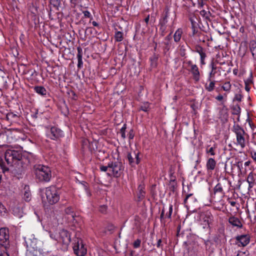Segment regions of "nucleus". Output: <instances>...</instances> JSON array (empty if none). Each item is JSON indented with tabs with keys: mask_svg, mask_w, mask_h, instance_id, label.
<instances>
[{
	"mask_svg": "<svg viewBox=\"0 0 256 256\" xmlns=\"http://www.w3.org/2000/svg\"><path fill=\"white\" fill-rule=\"evenodd\" d=\"M148 104H146L144 106H142L141 109L142 110H143L144 112H146L148 110Z\"/></svg>",
	"mask_w": 256,
	"mask_h": 256,
	"instance_id": "8fccbe9b",
	"label": "nucleus"
},
{
	"mask_svg": "<svg viewBox=\"0 0 256 256\" xmlns=\"http://www.w3.org/2000/svg\"><path fill=\"white\" fill-rule=\"evenodd\" d=\"M232 84L230 82H225L222 86V88L223 89V90L228 93L230 92Z\"/></svg>",
	"mask_w": 256,
	"mask_h": 256,
	"instance_id": "bb28decb",
	"label": "nucleus"
},
{
	"mask_svg": "<svg viewBox=\"0 0 256 256\" xmlns=\"http://www.w3.org/2000/svg\"><path fill=\"white\" fill-rule=\"evenodd\" d=\"M224 98L222 94H219L216 97V99L218 101H222Z\"/></svg>",
	"mask_w": 256,
	"mask_h": 256,
	"instance_id": "09e8293b",
	"label": "nucleus"
},
{
	"mask_svg": "<svg viewBox=\"0 0 256 256\" xmlns=\"http://www.w3.org/2000/svg\"><path fill=\"white\" fill-rule=\"evenodd\" d=\"M9 239V230L6 228H0V244L1 245L6 246L7 242Z\"/></svg>",
	"mask_w": 256,
	"mask_h": 256,
	"instance_id": "9b49d317",
	"label": "nucleus"
},
{
	"mask_svg": "<svg viewBox=\"0 0 256 256\" xmlns=\"http://www.w3.org/2000/svg\"><path fill=\"white\" fill-rule=\"evenodd\" d=\"M234 131L236 134L237 144L240 146L242 148H244L246 146L244 130L240 126L234 125Z\"/></svg>",
	"mask_w": 256,
	"mask_h": 256,
	"instance_id": "39448f33",
	"label": "nucleus"
},
{
	"mask_svg": "<svg viewBox=\"0 0 256 256\" xmlns=\"http://www.w3.org/2000/svg\"><path fill=\"white\" fill-rule=\"evenodd\" d=\"M128 137H129V138L130 139H132L134 137V131L132 130H131L130 132H129V134H128Z\"/></svg>",
	"mask_w": 256,
	"mask_h": 256,
	"instance_id": "a18cd8bd",
	"label": "nucleus"
},
{
	"mask_svg": "<svg viewBox=\"0 0 256 256\" xmlns=\"http://www.w3.org/2000/svg\"><path fill=\"white\" fill-rule=\"evenodd\" d=\"M80 1V0H70L72 6L74 7Z\"/></svg>",
	"mask_w": 256,
	"mask_h": 256,
	"instance_id": "79ce46f5",
	"label": "nucleus"
},
{
	"mask_svg": "<svg viewBox=\"0 0 256 256\" xmlns=\"http://www.w3.org/2000/svg\"><path fill=\"white\" fill-rule=\"evenodd\" d=\"M122 164L120 162H109V172H108V174L118 177L122 172Z\"/></svg>",
	"mask_w": 256,
	"mask_h": 256,
	"instance_id": "423d86ee",
	"label": "nucleus"
},
{
	"mask_svg": "<svg viewBox=\"0 0 256 256\" xmlns=\"http://www.w3.org/2000/svg\"><path fill=\"white\" fill-rule=\"evenodd\" d=\"M229 203L232 206H234L236 204V202L235 201H230L229 202Z\"/></svg>",
	"mask_w": 256,
	"mask_h": 256,
	"instance_id": "6e6d98bb",
	"label": "nucleus"
},
{
	"mask_svg": "<svg viewBox=\"0 0 256 256\" xmlns=\"http://www.w3.org/2000/svg\"><path fill=\"white\" fill-rule=\"evenodd\" d=\"M200 57V64L203 65L205 64L204 59L206 57V54L202 51V49L198 51Z\"/></svg>",
	"mask_w": 256,
	"mask_h": 256,
	"instance_id": "c85d7f7f",
	"label": "nucleus"
},
{
	"mask_svg": "<svg viewBox=\"0 0 256 256\" xmlns=\"http://www.w3.org/2000/svg\"><path fill=\"white\" fill-rule=\"evenodd\" d=\"M167 15H166V16L163 18V20H160V30L162 32V35L164 36L166 30V23L168 22L167 20Z\"/></svg>",
	"mask_w": 256,
	"mask_h": 256,
	"instance_id": "a211bd4d",
	"label": "nucleus"
},
{
	"mask_svg": "<svg viewBox=\"0 0 256 256\" xmlns=\"http://www.w3.org/2000/svg\"><path fill=\"white\" fill-rule=\"evenodd\" d=\"M202 218L206 225L204 226V228H206V226L208 227L210 224H211L213 220V216L210 211L204 212L202 216Z\"/></svg>",
	"mask_w": 256,
	"mask_h": 256,
	"instance_id": "ddd939ff",
	"label": "nucleus"
},
{
	"mask_svg": "<svg viewBox=\"0 0 256 256\" xmlns=\"http://www.w3.org/2000/svg\"><path fill=\"white\" fill-rule=\"evenodd\" d=\"M252 158L256 162V152H252Z\"/></svg>",
	"mask_w": 256,
	"mask_h": 256,
	"instance_id": "5fc2aeb1",
	"label": "nucleus"
},
{
	"mask_svg": "<svg viewBox=\"0 0 256 256\" xmlns=\"http://www.w3.org/2000/svg\"><path fill=\"white\" fill-rule=\"evenodd\" d=\"M210 66L212 68V70H216V65L214 64V62H212L210 64Z\"/></svg>",
	"mask_w": 256,
	"mask_h": 256,
	"instance_id": "de8ad7c7",
	"label": "nucleus"
},
{
	"mask_svg": "<svg viewBox=\"0 0 256 256\" xmlns=\"http://www.w3.org/2000/svg\"><path fill=\"white\" fill-rule=\"evenodd\" d=\"M34 172L36 178L40 181L48 182L52 177L50 168L43 164H36L34 166Z\"/></svg>",
	"mask_w": 256,
	"mask_h": 256,
	"instance_id": "f03ea898",
	"label": "nucleus"
},
{
	"mask_svg": "<svg viewBox=\"0 0 256 256\" xmlns=\"http://www.w3.org/2000/svg\"><path fill=\"white\" fill-rule=\"evenodd\" d=\"M12 212L14 215L18 218H21L23 216V211L22 208L19 206H16L12 208Z\"/></svg>",
	"mask_w": 256,
	"mask_h": 256,
	"instance_id": "aec40b11",
	"label": "nucleus"
},
{
	"mask_svg": "<svg viewBox=\"0 0 256 256\" xmlns=\"http://www.w3.org/2000/svg\"><path fill=\"white\" fill-rule=\"evenodd\" d=\"M183 33L182 30L180 28H178L174 34V41L176 42H178L180 41L182 35Z\"/></svg>",
	"mask_w": 256,
	"mask_h": 256,
	"instance_id": "5701e85b",
	"label": "nucleus"
},
{
	"mask_svg": "<svg viewBox=\"0 0 256 256\" xmlns=\"http://www.w3.org/2000/svg\"><path fill=\"white\" fill-rule=\"evenodd\" d=\"M58 234H52V233L50 234V236L51 238L57 241L58 242Z\"/></svg>",
	"mask_w": 256,
	"mask_h": 256,
	"instance_id": "ea45409f",
	"label": "nucleus"
},
{
	"mask_svg": "<svg viewBox=\"0 0 256 256\" xmlns=\"http://www.w3.org/2000/svg\"><path fill=\"white\" fill-rule=\"evenodd\" d=\"M192 196V194H188L184 200V202L186 204L188 202V199Z\"/></svg>",
	"mask_w": 256,
	"mask_h": 256,
	"instance_id": "603ef678",
	"label": "nucleus"
},
{
	"mask_svg": "<svg viewBox=\"0 0 256 256\" xmlns=\"http://www.w3.org/2000/svg\"><path fill=\"white\" fill-rule=\"evenodd\" d=\"M247 182H250L251 183H254V174L252 172H250L246 180Z\"/></svg>",
	"mask_w": 256,
	"mask_h": 256,
	"instance_id": "f704fd0d",
	"label": "nucleus"
},
{
	"mask_svg": "<svg viewBox=\"0 0 256 256\" xmlns=\"http://www.w3.org/2000/svg\"><path fill=\"white\" fill-rule=\"evenodd\" d=\"M248 188H250L253 186L254 183H251L250 182H248Z\"/></svg>",
	"mask_w": 256,
	"mask_h": 256,
	"instance_id": "e2e57ef3",
	"label": "nucleus"
},
{
	"mask_svg": "<svg viewBox=\"0 0 256 256\" xmlns=\"http://www.w3.org/2000/svg\"><path fill=\"white\" fill-rule=\"evenodd\" d=\"M123 32L120 31H116L114 34V39L117 42H122L123 40Z\"/></svg>",
	"mask_w": 256,
	"mask_h": 256,
	"instance_id": "a878e982",
	"label": "nucleus"
},
{
	"mask_svg": "<svg viewBox=\"0 0 256 256\" xmlns=\"http://www.w3.org/2000/svg\"><path fill=\"white\" fill-rule=\"evenodd\" d=\"M215 86V82L214 81H211L209 84L206 86V89L208 92H212L214 90Z\"/></svg>",
	"mask_w": 256,
	"mask_h": 256,
	"instance_id": "473e14b6",
	"label": "nucleus"
},
{
	"mask_svg": "<svg viewBox=\"0 0 256 256\" xmlns=\"http://www.w3.org/2000/svg\"><path fill=\"white\" fill-rule=\"evenodd\" d=\"M0 256H9L7 253L4 252V253H2V254H0Z\"/></svg>",
	"mask_w": 256,
	"mask_h": 256,
	"instance_id": "69168bd1",
	"label": "nucleus"
},
{
	"mask_svg": "<svg viewBox=\"0 0 256 256\" xmlns=\"http://www.w3.org/2000/svg\"><path fill=\"white\" fill-rule=\"evenodd\" d=\"M100 170L102 172H109V163L108 164V166H100Z\"/></svg>",
	"mask_w": 256,
	"mask_h": 256,
	"instance_id": "e433bc0d",
	"label": "nucleus"
},
{
	"mask_svg": "<svg viewBox=\"0 0 256 256\" xmlns=\"http://www.w3.org/2000/svg\"><path fill=\"white\" fill-rule=\"evenodd\" d=\"M34 90L36 93L42 96L46 94V90L44 86H36L34 87Z\"/></svg>",
	"mask_w": 256,
	"mask_h": 256,
	"instance_id": "b1692460",
	"label": "nucleus"
},
{
	"mask_svg": "<svg viewBox=\"0 0 256 256\" xmlns=\"http://www.w3.org/2000/svg\"><path fill=\"white\" fill-rule=\"evenodd\" d=\"M172 204H170L169 206V208H168V212L166 214V217L168 218H171V216H172Z\"/></svg>",
	"mask_w": 256,
	"mask_h": 256,
	"instance_id": "c9c22d12",
	"label": "nucleus"
},
{
	"mask_svg": "<svg viewBox=\"0 0 256 256\" xmlns=\"http://www.w3.org/2000/svg\"><path fill=\"white\" fill-rule=\"evenodd\" d=\"M216 162L212 158L208 159L206 163V168L208 172H212L216 166Z\"/></svg>",
	"mask_w": 256,
	"mask_h": 256,
	"instance_id": "f3484780",
	"label": "nucleus"
},
{
	"mask_svg": "<svg viewBox=\"0 0 256 256\" xmlns=\"http://www.w3.org/2000/svg\"><path fill=\"white\" fill-rule=\"evenodd\" d=\"M249 48L254 59L256 60V40L250 42Z\"/></svg>",
	"mask_w": 256,
	"mask_h": 256,
	"instance_id": "412c9836",
	"label": "nucleus"
},
{
	"mask_svg": "<svg viewBox=\"0 0 256 256\" xmlns=\"http://www.w3.org/2000/svg\"><path fill=\"white\" fill-rule=\"evenodd\" d=\"M26 242L27 244V250L26 252L28 251H33V250H34V252H36V254H38V252L37 250V246H36V242L37 240L36 239L33 238V239L30 238L28 239L27 241H26Z\"/></svg>",
	"mask_w": 256,
	"mask_h": 256,
	"instance_id": "2eb2a0df",
	"label": "nucleus"
},
{
	"mask_svg": "<svg viewBox=\"0 0 256 256\" xmlns=\"http://www.w3.org/2000/svg\"><path fill=\"white\" fill-rule=\"evenodd\" d=\"M171 34H172V32H170L168 36L166 37V40H170L171 38Z\"/></svg>",
	"mask_w": 256,
	"mask_h": 256,
	"instance_id": "052dcab7",
	"label": "nucleus"
},
{
	"mask_svg": "<svg viewBox=\"0 0 256 256\" xmlns=\"http://www.w3.org/2000/svg\"><path fill=\"white\" fill-rule=\"evenodd\" d=\"M214 193H220L224 194V190L222 184L220 183H218L214 188Z\"/></svg>",
	"mask_w": 256,
	"mask_h": 256,
	"instance_id": "cd10ccee",
	"label": "nucleus"
},
{
	"mask_svg": "<svg viewBox=\"0 0 256 256\" xmlns=\"http://www.w3.org/2000/svg\"><path fill=\"white\" fill-rule=\"evenodd\" d=\"M26 256H37L38 254H36V252L33 250V251H28L26 252Z\"/></svg>",
	"mask_w": 256,
	"mask_h": 256,
	"instance_id": "58836bf2",
	"label": "nucleus"
},
{
	"mask_svg": "<svg viewBox=\"0 0 256 256\" xmlns=\"http://www.w3.org/2000/svg\"><path fill=\"white\" fill-rule=\"evenodd\" d=\"M186 64L190 68L189 70L192 74L194 79L196 82L198 81L200 78V74L197 66L193 64L190 60L186 62Z\"/></svg>",
	"mask_w": 256,
	"mask_h": 256,
	"instance_id": "9d476101",
	"label": "nucleus"
},
{
	"mask_svg": "<svg viewBox=\"0 0 256 256\" xmlns=\"http://www.w3.org/2000/svg\"><path fill=\"white\" fill-rule=\"evenodd\" d=\"M73 250L77 256H84L87 253V248L84 240L77 238L73 244Z\"/></svg>",
	"mask_w": 256,
	"mask_h": 256,
	"instance_id": "20e7f679",
	"label": "nucleus"
},
{
	"mask_svg": "<svg viewBox=\"0 0 256 256\" xmlns=\"http://www.w3.org/2000/svg\"><path fill=\"white\" fill-rule=\"evenodd\" d=\"M83 14H84V16L86 18L92 17L91 14L90 13V12H88V10H85V11L83 12Z\"/></svg>",
	"mask_w": 256,
	"mask_h": 256,
	"instance_id": "37998d69",
	"label": "nucleus"
},
{
	"mask_svg": "<svg viewBox=\"0 0 256 256\" xmlns=\"http://www.w3.org/2000/svg\"><path fill=\"white\" fill-rule=\"evenodd\" d=\"M140 243H141V240L139 239H137L136 240L134 244H133V246H134V248H138V247H140Z\"/></svg>",
	"mask_w": 256,
	"mask_h": 256,
	"instance_id": "4c0bfd02",
	"label": "nucleus"
},
{
	"mask_svg": "<svg viewBox=\"0 0 256 256\" xmlns=\"http://www.w3.org/2000/svg\"><path fill=\"white\" fill-rule=\"evenodd\" d=\"M216 148V146L214 144L213 146H208L206 148V152L207 154L210 156H214L216 154L215 150Z\"/></svg>",
	"mask_w": 256,
	"mask_h": 256,
	"instance_id": "393cba45",
	"label": "nucleus"
},
{
	"mask_svg": "<svg viewBox=\"0 0 256 256\" xmlns=\"http://www.w3.org/2000/svg\"><path fill=\"white\" fill-rule=\"evenodd\" d=\"M48 203L53 204L56 203L60 200L59 190L54 186L46 188L44 191Z\"/></svg>",
	"mask_w": 256,
	"mask_h": 256,
	"instance_id": "7ed1b4c3",
	"label": "nucleus"
},
{
	"mask_svg": "<svg viewBox=\"0 0 256 256\" xmlns=\"http://www.w3.org/2000/svg\"><path fill=\"white\" fill-rule=\"evenodd\" d=\"M58 242L62 243L66 246L69 244L70 242V236L69 232L65 230H62L58 233Z\"/></svg>",
	"mask_w": 256,
	"mask_h": 256,
	"instance_id": "6e6552de",
	"label": "nucleus"
},
{
	"mask_svg": "<svg viewBox=\"0 0 256 256\" xmlns=\"http://www.w3.org/2000/svg\"><path fill=\"white\" fill-rule=\"evenodd\" d=\"M106 207L105 206H102L100 208V211L102 212H104L106 211Z\"/></svg>",
	"mask_w": 256,
	"mask_h": 256,
	"instance_id": "49530a36",
	"label": "nucleus"
},
{
	"mask_svg": "<svg viewBox=\"0 0 256 256\" xmlns=\"http://www.w3.org/2000/svg\"><path fill=\"white\" fill-rule=\"evenodd\" d=\"M92 24L93 26H99L98 24L95 21L92 22Z\"/></svg>",
	"mask_w": 256,
	"mask_h": 256,
	"instance_id": "13d9d810",
	"label": "nucleus"
},
{
	"mask_svg": "<svg viewBox=\"0 0 256 256\" xmlns=\"http://www.w3.org/2000/svg\"><path fill=\"white\" fill-rule=\"evenodd\" d=\"M250 241V236L248 234H244L237 236L236 237V242L239 246H245Z\"/></svg>",
	"mask_w": 256,
	"mask_h": 256,
	"instance_id": "1a4fd4ad",
	"label": "nucleus"
},
{
	"mask_svg": "<svg viewBox=\"0 0 256 256\" xmlns=\"http://www.w3.org/2000/svg\"><path fill=\"white\" fill-rule=\"evenodd\" d=\"M126 124H124L122 128L120 130V134L121 137L124 139L126 138Z\"/></svg>",
	"mask_w": 256,
	"mask_h": 256,
	"instance_id": "c756f323",
	"label": "nucleus"
},
{
	"mask_svg": "<svg viewBox=\"0 0 256 256\" xmlns=\"http://www.w3.org/2000/svg\"><path fill=\"white\" fill-rule=\"evenodd\" d=\"M215 74H216V71L211 70V72L209 74L208 80H210H210L211 78L214 77Z\"/></svg>",
	"mask_w": 256,
	"mask_h": 256,
	"instance_id": "c03bdc74",
	"label": "nucleus"
},
{
	"mask_svg": "<svg viewBox=\"0 0 256 256\" xmlns=\"http://www.w3.org/2000/svg\"><path fill=\"white\" fill-rule=\"evenodd\" d=\"M250 161H246V162L244 163V165L246 166H248L250 165Z\"/></svg>",
	"mask_w": 256,
	"mask_h": 256,
	"instance_id": "680f3d73",
	"label": "nucleus"
},
{
	"mask_svg": "<svg viewBox=\"0 0 256 256\" xmlns=\"http://www.w3.org/2000/svg\"><path fill=\"white\" fill-rule=\"evenodd\" d=\"M22 192L24 193L23 198L26 202H29L31 199V192L30 190L29 186H24Z\"/></svg>",
	"mask_w": 256,
	"mask_h": 256,
	"instance_id": "6ab92c4d",
	"label": "nucleus"
},
{
	"mask_svg": "<svg viewBox=\"0 0 256 256\" xmlns=\"http://www.w3.org/2000/svg\"><path fill=\"white\" fill-rule=\"evenodd\" d=\"M38 110H36V112L34 114H33L32 116V118H36L38 117Z\"/></svg>",
	"mask_w": 256,
	"mask_h": 256,
	"instance_id": "3c124183",
	"label": "nucleus"
},
{
	"mask_svg": "<svg viewBox=\"0 0 256 256\" xmlns=\"http://www.w3.org/2000/svg\"><path fill=\"white\" fill-rule=\"evenodd\" d=\"M5 160L6 164L4 162L3 158L0 156V168L3 172H6L9 170V167L13 166L16 170H22L24 168L26 164L22 159V153L13 150H8L4 154Z\"/></svg>",
	"mask_w": 256,
	"mask_h": 256,
	"instance_id": "f257e3e1",
	"label": "nucleus"
},
{
	"mask_svg": "<svg viewBox=\"0 0 256 256\" xmlns=\"http://www.w3.org/2000/svg\"><path fill=\"white\" fill-rule=\"evenodd\" d=\"M228 222L233 226L238 228H242V224L239 218L235 216H230L228 219Z\"/></svg>",
	"mask_w": 256,
	"mask_h": 256,
	"instance_id": "dca6fc26",
	"label": "nucleus"
},
{
	"mask_svg": "<svg viewBox=\"0 0 256 256\" xmlns=\"http://www.w3.org/2000/svg\"><path fill=\"white\" fill-rule=\"evenodd\" d=\"M78 67L81 68L83 65L82 62V50L80 48H78Z\"/></svg>",
	"mask_w": 256,
	"mask_h": 256,
	"instance_id": "4be33fe9",
	"label": "nucleus"
},
{
	"mask_svg": "<svg viewBox=\"0 0 256 256\" xmlns=\"http://www.w3.org/2000/svg\"><path fill=\"white\" fill-rule=\"evenodd\" d=\"M65 218L66 219V220L68 222H74L75 220V214L74 212L73 208L68 206L65 209Z\"/></svg>",
	"mask_w": 256,
	"mask_h": 256,
	"instance_id": "4468645a",
	"label": "nucleus"
},
{
	"mask_svg": "<svg viewBox=\"0 0 256 256\" xmlns=\"http://www.w3.org/2000/svg\"><path fill=\"white\" fill-rule=\"evenodd\" d=\"M246 82H248V84L249 82H252V80H248Z\"/></svg>",
	"mask_w": 256,
	"mask_h": 256,
	"instance_id": "774afa93",
	"label": "nucleus"
},
{
	"mask_svg": "<svg viewBox=\"0 0 256 256\" xmlns=\"http://www.w3.org/2000/svg\"><path fill=\"white\" fill-rule=\"evenodd\" d=\"M78 182L82 184V188L86 191V194L88 195L89 193H88V188L87 184L84 181H82V182L78 181Z\"/></svg>",
	"mask_w": 256,
	"mask_h": 256,
	"instance_id": "72a5a7b5",
	"label": "nucleus"
},
{
	"mask_svg": "<svg viewBox=\"0 0 256 256\" xmlns=\"http://www.w3.org/2000/svg\"><path fill=\"white\" fill-rule=\"evenodd\" d=\"M158 58L156 56H152L150 58V66L152 68H155L157 64Z\"/></svg>",
	"mask_w": 256,
	"mask_h": 256,
	"instance_id": "7c9ffc66",
	"label": "nucleus"
},
{
	"mask_svg": "<svg viewBox=\"0 0 256 256\" xmlns=\"http://www.w3.org/2000/svg\"><path fill=\"white\" fill-rule=\"evenodd\" d=\"M47 136L52 140H55L64 136V132L56 126L52 127L46 132Z\"/></svg>",
	"mask_w": 256,
	"mask_h": 256,
	"instance_id": "0eeeda50",
	"label": "nucleus"
},
{
	"mask_svg": "<svg viewBox=\"0 0 256 256\" xmlns=\"http://www.w3.org/2000/svg\"><path fill=\"white\" fill-rule=\"evenodd\" d=\"M149 18H150V16H148L145 19H144V22H146V24H148V21H149Z\"/></svg>",
	"mask_w": 256,
	"mask_h": 256,
	"instance_id": "bf43d9fd",
	"label": "nucleus"
},
{
	"mask_svg": "<svg viewBox=\"0 0 256 256\" xmlns=\"http://www.w3.org/2000/svg\"><path fill=\"white\" fill-rule=\"evenodd\" d=\"M16 117H17V115L12 112L8 113L6 115V118L8 119H10Z\"/></svg>",
	"mask_w": 256,
	"mask_h": 256,
	"instance_id": "a19ab883",
	"label": "nucleus"
},
{
	"mask_svg": "<svg viewBox=\"0 0 256 256\" xmlns=\"http://www.w3.org/2000/svg\"><path fill=\"white\" fill-rule=\"evenodd\" d=\"M164 218V210H162L160 214L161 220Z\"/></svg>",
	"mask_w": 256,
	"mask_h": 256,
	"instance_id": "0e129e2a",
	"label": "nucleus"
},
{
	"mask_svg": "<svg viewBox=\"0 0 256 256\" xmlns=\"http://www.w3.org/2000/svg\"><path fill=\"white\" fill-rule=\"evenodd\" d=\"M138 190H139V192L138 194V197L139 200H140L144 197L145 192L142 190V187L140 186L138 187Z\"/></svg>",
	"mask_w": 256,
	"mask_h": 256,
	"instance_id": "2f4dec72",
	"label": "nucleus"
},
{
	"mask_svg": "<svg viewBox=\"0 0 256 256\" xmlns=\"http://www.w3.org/2000/svg\"><path fill=\"white\" fill-rule=\"evenodd\" d=\"M245 89L247 92H249L250 90V88L248 86L247 82H245Z\"/></svg>",
	"mask_w": 256,
	"mask_h": 256,
	"instance_id": "864d4df0",
	"label": "nucleus"
},
{
	"mask_svg": "<svg viewBox=\"0 0 256 256\" xmlns=\"http://www.w3.org/2000/svg\"><path fill=\"white\" fill-rule=\"evenodd\" d=\"M128 159L129 164L132 166L138 164L140 161V159L138 157V153L136 152H134L132 154L128 153Z\"/></svg>",
	"mask_w": 256,
	"mask_h": 256,
	"instance_id": "f8f14e48",
	"label": "nucleus"
},
{
	"mask_svg": "<svg viewBox=\"0 0 256 256\" xmlns=\"http://www.w3.org/2000/svg\"><path fill=\"white\" fill-rule=\"evenodd\" d=\"M190 21H191V22L192 24V26H194V20L191 18L190 19Z\"/></svg>",
	"mask_w": 256,
	"mask_h": 256,
	"instance_id": "338daca9",
	"label": "nucleus"
},
{
	"mask_svg": "<svg viewBox=\"0 0 256 256\" xmlns=\"http://www.w3.org/2000/svg\"><path fill=\"white\" fill-rule=\"evenodd\" d=\"M161 243H162V240L160 239L158 240V242H157V244H156L157 247L160 248V246Z\"/></svg>",
	"mask_w": 256,
	"mask_h": 256,
	"instance_id": "4d7b16f0",
	"label": "nucleus"
}]
</instances>
